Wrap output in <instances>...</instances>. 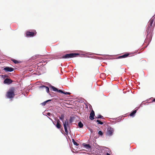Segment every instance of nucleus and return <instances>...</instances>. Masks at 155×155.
I'll return each mask as SVG.
<instances>
[{
	"label": "nucleus",
	"instance_id": "1",
	"mask_svg": "<svg viewBox=\"0 0 155 155\" xmlns=\"http://www.w3.org/2000/svg\"><path fill=\"white\" fill-rule=\"evenodd\" d=\"M15 91L14 87H12L7 92L6 96L8 98H13L15 95L14 92Z\"/></svg>",
	"mask_w": 155,
	"mask_h": 155
},
{
	"label": "nucleus",
	"instance_id": "2",
	"mask_svg": "<svg viewBox=\"0 0 155 155\" xmlns=\"http://www.w3.org/2000/svg\"><path fill=\"white\" fill-rule=\"evenodd\" d=\"M79 54L72 53H70L69 54H66L64 55L61 58H62L67 59L70 58H73L77 57V56L79 55Z\"/></svg>",
	"mask_w": 155,
	"mask_h": 155
},
{
	"label": "nucleus",
	"instance_id": "3",
	"mask_svg": "<svg viewBox=\"0 0 155 155\" xmlns=\"http://www.w3.org/2000/svg\"><path fill=\"white\" fill-rule=\"evenodd\" d=\"M37 33L35 30H33L32 31H27L26 33V36L28 37H33L36 35Z\"/></svg>",
	"mask_w": 155,
	"mask_h": 155
},
{
	"label": "nucleus",
	"instance_id": "4",
	"mask_svg": "<svg viewBox=\"0 0 155 155\" xmlns=\"http://www.w3.org/2000/svg\"><path fill=\"white\" fill-rule=\"evenodd\" d=\"M114 132L113 128L110 127H109L107 129L106 135L109 136H111L112 135Z\"/></svg>",
	"mask_w": 155,
	"mask_h": 155
},
{
	"label": "nucleus",
	"instance_id": "5",
	"mask_svg": "<svg viewBox=\"0 0 155 155\" xmlns=\"http://www.w3.org/2000/svg\"><path fill=\"white\" fill-rule=\"evenodd\" d=\"M13 82V81L11 79L7 78L5 79L4 81V83L9 84Z\"/></svg>",
	"mask_w": 155,
	"mask_h": 155
},
{
	"label": "nucleus",
	"instance_id": "6",
	"mask_svg": "<svg viewBox=\"0 0 155 155\" xmlns=\"http://www.w3.org/2000/svg\"><path fill=\"white\" fill-rule=\"evenodd\" d=\"M4 70L5 71H9V72H11L12 71H13L14 69V68L10 67H6L5 68H4Z\"/></svg>",
	"mask_w": 155,
	"mask_h": 155
},
{
	"label": "nucleus",
	"instance_id": "7",
	"mask_svg": "<svg viewBox=\"0 0 155 155\" xmlns=\"http://www.w3.org/2000/svg\"><path fill=\"white\" fill-rule=\"evenodd\" d=\"M95 116L94 112L93 110H92L90 114L89 118L91 120L94 119V117Z\"/></svg>",
	"mask_w": 155,
	"mask_h": 155
},
{
	"label": "nucleus",
	"instance_id": "8",
	"mask_svg": "<svg viewBox=\"0 0 155 155\" xmlns=\"http://www.w3.org/2000/svg\"><path fill=\"white\" fill-rule=\"evenodd\" d=\"M131 54L130 53H126L123 55L120 56L118 57L117 58H126L130 55Z\"/></svg>",
	"mask_w": 155,
	"mask_h": 155
},
{
	"label": "nucleus",
	"instance_id": "9",
	"mask_svg": "<svg viewBox=\"0 0 155 155\" xmlns=\"http://www.w3.org/2000/svg\"><path fill=\"white\" fill-rule=\"evenodd\" d=\"M40 87L43 89L45 90L48 93L49 92V88L48 87H47L45 86L42 85Z\"/></svg>",
	"mask_w": 155,
	"mask_h": 155
},
{
	"label": "nucleus",
	"instance_id": "10",
	"mask_svg": "<svg viewBox=\"0 0 155 155\" xmlns=\"http://www.w3.org/2000/svg\"><path fill=\"white\" fill-rule=\"evenodd\" d=\"M57 124L56 125V126L58 128L60 129L61 127V125L60 124V121L58 119L57 120Z\"/></svg>",
	"mask_w": 155,
	"mask_h": 155
},
{
	"label": "nucleus",
	"instance_id": "11",
	"mask_svg": "<svg viewBox=\"0 0 155 155\" xmlns=\"http://www.w3.org/2000/svg\"><path fill=\"white\" fill-rule=\"evenodd\" d=\"M82 145L87 149L89 150L91 148V146L89 144H86L84 143L82 144Z\"/></svg>",
	"mask_w": 155,
	"mask_h": 155
},
{
	"label": "nucleus",
	"instance_id": "12",
	"mask_svg": "<svg viewBox=\"0 0 155 155\" xmlns=\"http://www.w3.org/2000/svg\"><path fill=\"white\" fill-rule=\"evenodd\" d=\"M41 55H39V54L33 56L32 57V59L33 60L37 58H40Z\"/></svg>",
	"mask_w": 155,
	"mask_h": 155
},
{
	"label": "nucleus",
	"instance_id": "13",
	"mask_svg": "<svg viewBox=\"0 0 155 155\" xmlns=\"http://www.w3.org/2000/svg\"><path fill=\"white\" fill-rule=\"evenodd\" d=\"M50 87L52 88L54 91L58 92L59 90H58L57 88L55 87H54L51 85L50 86Z\"/></svg>",
	"mask_w": 155,
	"mask_h": 155
},
{
	"label": "nucleus",
	"instance_id": "14",
	"mask_svg": "<svg viewBox=\"0 0 155 155\" xmlns=\"http://www.w3.org/2000/svg\"><path fill=\"white\" fill-rule=\"evenodd\" d=\"M153 19H150V21L149 22V28H150V27H151L152 26V25L153 24Z\"/></svg>",
	"mask_w": 155,
	"mask_h": 155
},
{
	"label": "nucleus",
	"instance_id": "15",
	"mask_svg": "<svg viewBox=\"0 0 155 155\" xmlns=\"http://www.w3.org/2000/svg\"><path fill=\"white\" fill-rule=\"evenodd\" d=\"M137 110H134L133 112H132L130 114V116L131 117L134 116V114H136V113L137 112Z\"/></svg>",
	"mask_w": 155,
	"mask_h": 155
},
{
	"label": "nucleus",
	"instance_id": "16",
	"mask_svg": "<svg viewBox=\"0 0 155 155\" xmlns=\"http://www.w3.org/2000/svg\"><path fill=\"white\" fill-rule=\"evenodd\" d=\"M11 61H12L15 64H17L20 63V61H18L16 60H15L14 59H12L11 60Z\"/></svg>",
	"mask_w": 155,
	"mask_h": 155
},
{
	"label": "nucleus",
	"instance_id": "17",
	"mask_svg": "<svg viewBox=\"0 0 155 155\" xmlns=\"http://www.w3.org/2000/svg\"><path fill=\"white\" fill-rule=\"evenodd\" d=\"M78 126L79 127L82 128L83 126V124L81 122H80L78 124Z\"/></svg>",
	"mask_w": 155,
	"mask_h": 155
},
{
	"label": "nucleus",
	"instance_id": "18",
	"mask_svg": "<svg viewBox=\"0 0 155 155\" xmlns=\"http://www.w3.org/2000/svg\"><path fill=\"white\" fill-rule=\"evenodd\" d=\"M64 114H61V115L60 117V119L62 120V121H63L64 119Z\"/></svg>",
	"mask_w": 155,
	"mask_h": 155
},
{
	"label": "nucleus",
	"instance_id": "19",
	"mask_svg": "<svg viewBox=\"0 0 155 155\" xmlns=\"http://www.w3.org/2000/svg\"><path fill=\"white\" fill-rule=\"evenodd\" d=\"M64 129L65 132L66 133V134H68V130H67V127L66 126H65V125H64Z\"/></svg>",
	"mask_w": 155,
	"mask_h": 155
},
{
	"label": "nucleus",
	"instance_id": "20",
	"mask_svg": "<svg viewBox=\"0 0 155 155\" xmlns=\"http://www.w3.org/2000/svg\"><path fill=\"white\" fill-rule=\"evenodd\" d=\"M72 142H73L74 144V145H75L76 146H78L79 145V144L76 142L74 140V139H72Z\"/></svg>",
	"mask_w": 155,
	"mask_h": 155
},
{
	"label": "nucleus",
	"instance_id": "21",
	"mask_svg": "<svg viewBox=\"0 0 155 155\" xmlns=\"http://www.w3.org/2000/svg\"><path fill=\"white\" fill-rule=\"evenodd\" d=\"M51 101V100H48L47 101H44V102H43V103H42V104L43 105H45L46 104V103L48 102V101Z\"/></svg>",
	"mask_w": 155,
	"mask_h": 155
},
{
	"label": "nucleus",
	"instance_id": "22",
	"mask_svg": "<svg viewBox=\"0 0 155 155\" xmlns=\"http://www.w3.org/2000/svg\"><path fill=\"white\" fill-rule=\"evenodd\" d=\"M97 118H102L103 119H104V117L103 116L101 115H98L97 117H96Z\"/></svg>",
	"mask_w": 155,
	"mask_h": 155
},
{
	"label": "nucleus",
	"instance_id": "23",
	"mask_svg": "<svg viewBox=\"0 0 155 155\" xmlns=\"http://www.w3.org/2000/svg\"><path fill=\"white\" fill-rule=\"evenodd\" d=\"M64 125H65V126H66V127L68 125V121H66L64 123Z\"/></svg>",
	"mask_w": 155,
	"mask_h": 155
},
{
	"label": "nucleus",
	"instance_id": "24",
	"mask_svg": "<svg viewBox=\"0 0 155 155\" xmlns=\"http://www.w3.org/2000/svg\"><path fill=\"white\" fill-rule=\"evenodd\" d=\"M96 121L98 123V124H103V123L101 122V121H100V120H97Z\"/></svg>",
	"mask_w": 155,
	"mask_h": 155
},
{
	"label": "nucleus",
	"instance_id": "25",
	"mask_svg": "<svg viewBox=\"0 0 155 155\" xmlns=\"http://www.w3.org/2000/svg\"><path fill=\"white\" fill-rule=\"evenodd\" d=\"M98 134L101 136H102L103 133L101 131H99L98 132Z\"/></svg>",
	"mask_w": 155,
	"mask_h": 155
},
{
	"label": "nucleus",
	"instance_id": "26",
	"mask_svg": "<svg viewBox=\"0 0 155 155\" xmlns=\"http://www.w3.org/2000/svg\"><path fill=\"white\" fill-rule=\"evenodd\" d=\"M58 92H60V93H63L64 94H65V92L63 91H62L61 90H59L58 91Z\"/></svg>",
	"mask_w": 155,
	"mask_h": 155
},
{
	"label": "nucleus",
	"instance_id": "27",
	"mask_svg": "<svg viewBox=\"0 0 155 155\" xmlns=\"http://www.w3.org/2000/svg\"><path fill=\"white\" fill-rule=\"evenodd\" d=\"M71 93L70 92H65V94H66V95H70L71 94Z\"/></svg>",
	"mask_w": 155,
	"mask_h": 155
},
{
	"label": "nucleus",
	"instance_id": "28",
	"mask_svg": "<svg viewBox=\"0 0 155 155\" xmlns=\"http://www.w3.org/2000/svg\"><path fill=\"white\" fill-rule=\"evenodd\" d=\"M152 102H155V98L152 101Z\"/></svg>",
	"mask_w": 155,
	"mask_h": 155
},
{
	"label": "nucleus",
	"instance_id": "29",
	"mask_svg": "<svg viewBox=\"0 0 155 155\" xmlns=\"http://www.w3.org/2000/svg\"><path fill=\"white\" fill-rule=\"evenodd\" d=\"M106 154L107 155H110V154L108 153H107Z\"/></svg>",
	"mask_w": 155,
	"mask_h": 155
},
{
	"label": "nucleus",
	"instance_id": "30",
	"mask_svg": "<svg viewBox=\"0 0 155 155\" xmlns=\"http://www.w3.org/2000/svg\"><path fill=\"white\" fill-rule=\"evenodd\" d=\"M70 121L71 122H72V120L71 119H70Z\"/></svg>",
	"mask_w": 155,
	"mask_h": 155
},
{
	"label": "nucleus",
	"instance_id": "31",
	"mask_svg": "<svg viewBox=\"0 0 155 155\" xmlns=\"http://www.w3.org/2000/svg\"><path fill=\"white\" fill-rule=\"evenodd\" d=\"M50 113H48V115H49H49H50Z\"/></svg>",
	"mask_w": 155,
	"mask_h": 155
}]
</instances>
